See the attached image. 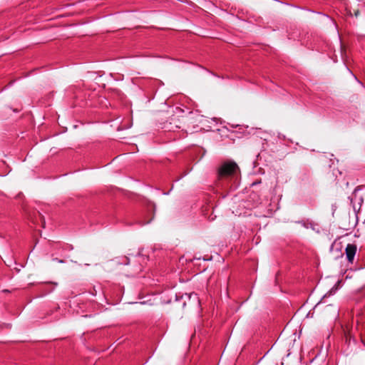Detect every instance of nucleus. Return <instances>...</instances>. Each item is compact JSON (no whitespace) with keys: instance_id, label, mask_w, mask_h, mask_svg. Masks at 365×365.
Segmentation results:
<instances>
[{"instance_id":"1","label":"nucleus","mask_w":365,"mask_h":365,"mask_svg":"<svg viewBox=\"0 0 365 365\" xmlns=\"http://www.w3.org/2000/svg\"><path fill=\"white\" fill-rule=\"evenodd\" d=\"M238 169V165L235 162H225L219 168L218 175L220 178L232 176L236 173Z\"/></svg>"},{"instance_id":"5","label":"nucleus","mask_w":365,"mask_h":365,"mask_svg":"<svg viewBox=\"0 0 365 365\" xmlns=\"http://www.w3.org/2000/svg\"><path fill=\"white\" fill-rule=\"evenodd\" d=\"M176 300H179V297H178V295H176Z\"/></svg>"},{"instance_id":"4","label":"nucleus","mask_w":365,"mask_h":365,"mask_svg":"<svg viewBox=\"0 0 365 365\" xmlns=\"http://www.w3.org/2000/svg\"><path fill=\"white\" fill-rule=\"evenodd\" d=\"M56 261H58L59 263H63V261L62 259H56Z\"/></svg>"},{"instance_id":"2","label":"nucleus","mask_w":365,"mask_h":365,"mask_svg":"<svg viewBox=\"0 0 365 365\" xmlns=\"http://www.w3.org/2000/svg\"><path fill=\"white\" fill-rule=\"evenodd\" d=\"M356 252V246L354 244H348L345 250V253L346 259L349 262H353Z\"/></svg>"},{"instance_id":"3","label":"nucleus","mask_w":365,"mask_h":365,"mask_svg":"<svg viewBox=\"0 0 365 365\" xmlns=\"http://www.w3.org/2000/svg\"><path fill=\"white\" fill-rule=\"evenodd\" d=\"M180 298L182 299H188L189 302L192 301L193 303L197 304H200L199 297H197V294L195 293H190V294L185 293V294L181 295ZM185 304H186V301L184 300L182 302V306L184 307Z\"/></svg>"}]
</instances>
